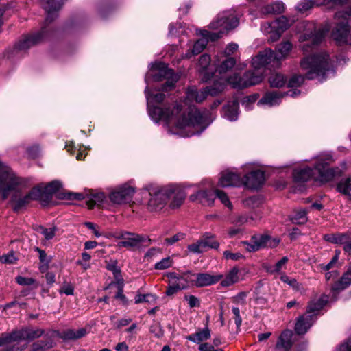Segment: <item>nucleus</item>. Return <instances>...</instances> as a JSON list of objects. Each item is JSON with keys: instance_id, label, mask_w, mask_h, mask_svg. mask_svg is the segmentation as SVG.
Masks as SVG:
<instances>
[{"instance_id": "f257e3e1", "label": "nucleus", "mask_w": 351, "mask_h": 351, "mask_svg": "<svg viewBox=\"0 0 351 351\" xmlns=\"http://www.w3.org/2000/svg\"><path fill=\"white\" fill-rule=\"evenodd\" d=\"M145 93L149 115L156 121L162 120L166 123L175 125L180 129L199 126L204 130L207 127V111L201 112L195 106H189L184 111L182 103H176L172 106L167 104L163 107L152 106V104L162 103L165 95L162 93L154 95L147 87L145 90Z\"/></svg>"}, {"instance_id": "f03ea898", "label": "nucleus", "mask_w": 351, "mask_h": 351, "mask_svg": "<svg viewBox=\"0 0 351 351\" xmlns=\"http://www.w3.org/2000/svg\"><path fill=\"white\" fill-rule=\"evenodd\" d=\"M332 161V157L329 154L318 156L313 169L307 167L294 169L293 173L294 181L303 183L311 179L320 182L332 180L341 173V170L339 167H329Z\"/></svg>"}, {"instance_id": "7ed1b4c3", "label": "nucleus", "mask_w": 351, "mask_h": 351, "mask_svg": "<svg viewBox=\"0 0 351 351\" xmlns=\"http://www.w3.org/2000/svg\"><path fill=\"white\" fill-rule=\"evenodd\" d=\"M300 65L303 70L306 71L305 77L308 80L320 77L322 81L326 78L328 73L334 72L328 54L324 52L304 58Z\"/></svg>"}, {"instance_id": "20e7f679", "label": "nucleus", "mask_w": 351, "mask_h": 351, "mask_svg": "<svg viewBox=\"0 0 351 351\" xmlns=\"http://www.w3.org/2000/svg\"><path fill=\"white\" fill-rule=\"evenodd\" d=\"M20 183V178L0 160V199H8L11 192L16 191Z\"/></svg>"}, {"instance_id": "39448f33", "label": "nucleus", "mask_w": 351, "mask_h": 351, "mask_svg": "<svg viewBox=\"0 0 351 351\" xmlns=\"http://www.w3.org/2000/svg\"><path fill=\"white\" fill-rule=\"evenodd\" d=\"M351 8L348 11H339L335 13V18L339 20L336 27L333 29L332 36L339 45L348 44L350 39Z\"/></svg>"}, {"instance_id": "423d86ee", "label": "nucleus", "mask_w": 351, "mask_h": 351, "mask_svg": "<svg viewBox=\"0 0 351 351\" xmlns=\"http://www.w3.org/2000/svg\"><path fill=\"white\" fill-rule=\"evenodd\" d=\"M302 26L305 28L306 32L300 36V41L304 42L302 45L304 52L308 53L312 51L313 47L318 45L323 40L325 32L322 29H317L313 22H304Z\"/></svg>"}, {"instance_id": "0eeeda50", "label": "nucleus", "mask_w": 351, "mask_h": 351, "mask_svg": "<svg viewBox=\"0 0 351 351\" xmlns=\"http://www.w3.org/2000/svg\"><path fill=\"white\" fill-rule=\"evenodd\" d=\"M239 18L233 10H226L219 13L213 22L210 24V28L217 30L221 29L226 33L239 25Z\"/></svg>"}, {"instance_id": "6e6552de", "label": "nucleus", "mask_w": 351, "mask_h": 351, "mask_svg": "<svg viewBox=\"0 0 351 351\" xmlns=\"http://www.w3.org/2000/svg\"><path fill=\"white\" fill-rule=\"evenodd\" d=\"M279 242V239L267 234H255L252 237L250 241H243L242 244L247 251L251 252L264 247H276Z\"/></svg>"}, {"instance_id": "1a4fd4ad", "label": "nucleus", "mask_w": 351, "mask_h": 351, "mask_svg": "<svg viewBox=\"0 0 351 351\" xmlns=\"http://www.w3.org/2000/svg\"><path fill=\"white\" fill-rule=\"evenodd\" d=\"M289 27V20L285 16H280L272 23L262 25L263 32L269 34L268 41L275 42L279 39L282 32Z\"/></svg>"}, {"instance_id": "9d476101", "label": "nucleus", "mask_w": 351, "mask_h": 351, "mask_svg": "<svg viewBox=\"0 0 351 351\" xmlns=\"http://www.w3.org/2000/svg\"><path fill=\"white\" fill-rule=\"evenodd\" d=\"M278 58L274 51L266 49L253 58L252 65L255 69L264 66L271 69L280 66Z\"/></svg>"}, {"instance_id": "9b49d317", "label": "nucleus", "mask_w": 351, "mask_h": 351, "mask_svg": "<svg viewBox=\"0 0 351 351\" xmlns=\"http://www.w3.org/2000/svg\"><path fill=\"white\" fill-rule=\"evenodd\" d=\"M153 77L155 81L167 80V82L161 87V90L165 92L171 90L178 80V76L173 70L167 68L164 64H160L159 68L154 74Z\"/></svg>"}, {"instance_id": "f8f14e48", "label": "nucleus", "mask_w": 351, "mask_h": 351, "mask_svg": "<svg viewBox=\"0 0 351 351\" xmlns=\"http://www.w3.org/2000/svg\"><path fill=\"white\" fill-rule=\"evenodd\" d=\"M47 29L46 27H43L41 30L34 34L24 36L14 45V49L17 51H25L31 47L40 43L47 36Z\"/></svg>"}, {"instance_id": "ddd939ff", "label": "nucleus", "mask_w": 351, "mask_h": 351, "mask_svg": "<svg viewBox=\"0 0 351 351\" xmlns=\"http://www.w3.org/2000/svg\"><path fill=\"white\" fill-rule=\"evenodd\" d=\"M134 194L133 187L124 185L112 191L110 194V199L114 204H128L132 200Z\"/></svg>"}, {"instance_id": "4468645a", "label": "nucleus", "mask_w": 351, "mask_h": 351, "mask_svg": "<svg viewBox=\"0 0 351 351\" xmlns=\"http://www.w3.org/2000/svg\"><path fill=\"white\" fill-rule=\"evenodd\" d=\"M189 277L191 284L196 286L197 287H203L216 284L222 279L223 275H211L208 273H192V276Z\"/></svg>"}, {"instance_id": "2eb2a0df", "label": "nucleus", "mask_w": 351, "mask_h": 351, "mask_svg": "<svg viewBox=\"0 0 351 351\" xmlns=\"http://www.w3.org/2000/svg\"><path fill=\"white\" fill-rule=\"evenodd\" d=\"M167 193L160 194V197L165 198V195H167V201L171 200L169 206L173 209L179 208L186 197L184 190L177 186H169L167 187Z\"/></svg>"}, {"instance_id": "dca6fc26", "label": "nucleus", "mask_w": 351, "mask_h": 351, "mask_svg": "<svg viewBox=\"0 0 351 351\" xmlns=\"http://www.w3.org/2000/svg\"><path fill=\"white\" fill-rule=\"evenodd\" d=\"M122 241H119L118 245L128 248H132L139 245L140 243L145 242L147 239L139 234H133L129 232H125L119 237ZM150 239H147L149 243Z\"/></svg>"}, {"instance_id": "f3484780", "label": "nucleus", "mask_w": 351, "mask_h": 351, "mask_svg": "<svg viewBox=\"0 0 351 351\" xmlns=\"http://www.w3.org/2000/svg\"><path fill=\"white\" fill-rule=\"evenodd\" d=\"M151 196L148 202V207L152 210H157L162 208L167 203V195L165 198L160 197V194L167 193V188L161 190L151 189L149 191Z\"/></svg>"}, {"instance_id": "a211bd4d", "label": "nucleus", "mask_w": 351, "mask_h": 351, "mask_svg": "<svg viewBox=\"0 0 351 351\" xmlns=\"http://www.w3.org/2000/svg\"><path fill=\"white\" fill-rule=\"evenodd\" d=\"M242 181L243 184L247 188L257 189L263 185L265 181L264 173L260 170L253 171L245 175Z\"/></svg>"}, {"instance_id": "6ab92c4d", "label": "nucleus", "mask_w": 351, "mask_h": 351, "mask_svg": "<svg viewBox=\"0 0 351 351\" xmlns=\"http://www.w3.org/2000/svg\"><path fill=\"white\" fill-rule=\"evenodd\" d=\"M11 334L14 342L21 340H32L44 334V330L40 328H24L20 330H14Z\"/></svg>"}, {"instance_id": "aec40b11", "label": "nucleus", "mask_w": 351, "mask_h": 351, "mask_svg": "<svg viewBox=\"0 0 351 351\" xmlns=\"http://www.w3.org/2000/svg\"><path fill=\"white\" fill-rule=\"evenodd\" d=\"M43 8L47 12L45 21L50 23L57 16L58 12L64 3L63 0H42Z\"/></svg>"}, {"instance_id": "412c9836", "label": "nucleus", "mask_w": 351, "mask_h": 351, "mask_svg": "<svg viewBox=\"0 0 351 351\" xmlns=\"http://www.w3.org/2000/svg\"><path fill=\"white\" fill-rule=\"evenodd\" d=\"M218 184L221 187L239 186L243 184V181L239 175L231 171H225L221 173Z\"/></svg>"}, {"instance_id": "4be33fe9", "label": "nucleus", "mask_w": 351, "mask_h": 351, "mask_svg": "<svg viewBox=\"0 0 351 351\" xmlns=\"http://www.w3.org/2000/svg\"><path fill=\"white\" fill-rule=\"evenodd\" d=\"M186 94V99L184 101L185 106L187 105L188 101H195L196 103H201L209 95L206 88L201 90H199L195 86L189 87L187 88Z\"/></svg>"}, {"instance_id": "5701e85b", "label": "nucleus", "mask_w": 351, "mask_h": 351, "mask_svg": "<svg viewBox=\"0 0 351 351\" xmlns=\"http://www.w3.org/2000/svg\"><path fill=\"white\" fill-rule=\"evenodd\" d=\"M192 202H197L205 206H211L215 199V192L209 191H199L190 196Z\"/></svg>"}, {"instance_id": "b1692460", "label": "nucleus", "mask_w": 351, "mask_h": 351, "mask_svg": "<svg viewBox=\"0 0 351 351\" xmlns=\"http://www.w3.org/2000/svg\"><path fill=\"white\" fill-rule=\"evenodd\" d=\"M314 315L305 314L298 318L295 326V331L298 335H304L315 322Z\"/></svg>"}, {"instance_id": "393cba45", "label": "nucleus", "mask_w": 351, "mask_h": 351, "mask_svg": "<svg viewBox=\"0 0 351 351\" xmlns=\"http://www.w3.org/2000/svg\"><path fill=\"white\" fill-rule=\"evenodd\" d=\"M345 0H302L297 5V10L300 12H304L312 8L313 6H320L330 2L340 4Z\"/></svg>"}, {"instance_id": "a878e982", "label": "nucleus", "mask_w": 351, "mask_h": 351, "mask_svg": "<svg viewBox=\"0 0 351 351\" xmlns=\"http://www.w3.org/2000/svg\"><path fill=\"white\" fill-rule=\"evenodd\" d=\"M287 94L279 90L267 92L258 101V104H266L269 106L278 105L282 98Z\"/></svg>"}, {"instance_id": "bb28decb", "label": "nucleus", "mask_w": 351, "mask_h": 351, "mask_svg": "<svg viewBox=\"0 0 351 351\" xmlns=\"http://www.w3.org/2000/svg\"><path fill=\"white\" fill-rule=\"evenodd\" d=\"M239 101L237 99L229 101L223 108V116L230 121H235L238 117Z\"/></svg>"}, {"instance_id": "cd10ccee", "label": "nucleus", "mask_w": 351, "mask_h": 351, "mask_svg": "<svg viewBox=\"0 0 351 351\" xmlns=\"http://www.w3.org/2000/svg\"><path fill=\"white\" fill-rule=\"evenodd\" d=\"M245 88L259 84L263 80V74L258 70L248 71L243 75Z\"/></svg>"}, {"instance_id": "c85d7f7f", "label": "nucleus", "mask_w": 351, "mask_h": 351, "mask_svg": "<svg viewBox=\"0 0 351 351\" xmlns=\"http://www.w3.org/2000/svg\"><path fill=\"white\" fill-rule=\"evenodd\" d=\"M293 332L290 330H284L278 337L276 348H284L285 351H289L292 346L291 338Z\"/></svg>"}, {"instance_id": "c756f323", "label": "nucleus", "mask_w": 351, "mask_h": 351, "mask_svg": "<svg viewBox=\"0 0 351 351\" xmlns=\"http://www.w3.org/2000/svg\"><path fill=\"white\" fill-rule=\"evenodd\" d=\"M351 285V267L346 271L341 278L332 286L334 291H341Z\"/></svg>"}, {"instance_id": "7c9ffc66", "label": "nucleus", "mask_w": 351, "mask_h": 351, "mask_svg": "<svg viewBox=\"0 0 351 351\" xmlns=\"http://www.w3.org/2000/svg\"><path fill=\"white\" fill-rule=\"evenodd\" d=\"M87 333L85 328H80L77 330L66 329L60 333L59 337L64 340H76L84 337Z\"/></svg>"}, {"instance_id": "2f4dec72", "label": "nucleus", "mask_w": 351, "mask_h": 351, "mask_svg": "<svg viewBox=\"0 0 351 351\" xmlns=\"http://www.w3.org/2000/svg\"><path fill=\"white\" fill-rule=\"evenodd\" d=\"M236 64V59L234 57L222 56L221 60L219 61L217 71L220 73H225L231 70Z\"/></svg>"}, {"instance_id": "473e14b6", "label": "nucleus", "mask_w": 351, "mask_h": 351, "mask_svg": "<svg viewBox=\"0 0 351 351\" xmlns=\"http://www.w3.org/2000/svg\"><path fill=\"white\" fill-rule=\"evenodd\" d=\"M210 338V330L208 327H205L202 330L191 334L186 337V339L192 342L200 343L202 341H206Z\"/></svg>"}, {"instance_id": "72a5a7b5", "label": "nucleus", "mask_w": 351, "mask_h": 351, "mask_svg": "<svg viewBox=\"0 0 351 351\" xmlns=\"http://www.w3.org/2000/svg\"><path fill=\"white\" fill-rule=\"evenodd\" d=\"M292 49V45L290 42H283L277 45L276 48V56L279 58V64H280L281 61L284 60L289 53Z\"/></svg>"}, {"instance_id": "f704fd0d", "label": "nucleus", "mask_w": 351, "mask_h": 351, "mask_svg": "<svg viewBox=\"0 0 351 351\" xmlns=\"http://www.w3.org/2000/svg\"><path fill=\"white\" fill-rule=\"evenodd\" d=\"M62 184L59 181H52L48 183L44 188L43 191L46 199V202H49L51 199L52 195L56 193L61 187Z\"/></svg>"}, {"instance_id": "c9c22d12", "label": "nucleus", "mask_w": 351, "mask_h": 351, "mask_svg": "<svg viewBox=\"0 0 351 351\" xmlns=\"http://www.w3.org/2000/svg\"><path fill=\"white\" fill-rule=\"evenodd\" d=\"M285 6L282 2L276 1L267 5L262 8V12L265 14H279L283 12Z\"/></svg>"}, {"instance_id": "e433bc0d", "label": "nucleus", "mask_w": 351, "mask_h": 351, "mask_svg": "<svg viewBox=\"0 0 351 351\" xmlns=\"http://www.w3.org/2000/svg\"><path fill=\"white\" fill-rule=\"evenodd\" d=\"M201 241L204 249L206 247L218 249L219 247V243L215 240V236L210 232H205L202 235Z\"/></svg>"}, {"instance_id": "4c0bfd02", "label": "nucleus", "mask_w": 351, "mask_h": 351, "mask_svg": "<svg viewBox=\"0 0 351 351\" xmlns=\"http://www.w3.org/2000/svg\"><path fill=\"white\" fill-rule=\"evenodd\" d=\"M307 211L304 208L295 209L292 215L290 216V220L296 224H304L307 221Z\"/></svg>"}, {"instance_id": "58836bf2", "label": "nucleus", "mask_w": 351, "mask_h": 351, "mask_svg": "<svg viewBox=\"0 0 351 351\" xmlns=\"http://www.w3.org/2000/svg\"><path fill=\"white\" fill-rule=\"evenodd\" d=\"M327 300L324 298L311 301L307 306L306 314L315 315V313L319 311L324 306Z\"/></svg>"}, {"instance_id": "ea45409f", "label": "nucleus", "mask_w": 351, "mask_h": 351, "mask_svg": "<svg viewBox=\"0 0 351 351\" xmlns=\"http://www.w3.org/2000/svg\"><path fill=\"white\" fill-rule=\"evenodd\" d=\"M287 82V77L282 73H274L269 77V82L271 87H282Z\"/></svg>"}, {"instance_id": "a19ab883", "label": "nucleus", "mask_w": 351, "mask_h": 351, "mask_svg": "<svg viewBox=\"0 0 351 351\" xmlns=\"http://www.w3.org/2000/svg\"><path fill=\"white\" fill-rule=\"evenodd\" d=\"M32 200L30 199L28 193L23 197L18 198L16 194H14L11 198V202L14 204V210L18 211L19 209L28 205Z\"/></svg>"}, {"instance_id": "79ce46f5", "label": "nucleus", "mask_w": 351, "mask_h": 351, "mask_svg": "<svg viewBox=\"0 0 351 351\" xmlns=\"http://www.w3.org/2000/svg\"><path fill=\"white\" fill-rule=\"evenodd\" d=\"M239 270L237 267H233L226 275V278L221 281L223 287H229L237 282L239 280Z\"/></svg>"}, {"instance_id": "37998d69", "label": "nucleus", "mask_w": 351, "mask_h": 351, "mask_svg": "<svg viewBox=\"0 0 351 351\" xmlns=\"http://www.w3.org/2000/svg\"><path fill=\"white\" fill-rule=\"evenodd\" d=\"M207 40L203 37L202 38L199 39L197 40L193 47L191 50V51L188 52L186 56L187 58H191L192 55H197L200 53L203 49L206 47L207 45Z\"/></svg>"}, {"instance_id": "c03bdc74", "label": "nucleus", "mask_w": 351, "mask_h": 351, "mask_svg": "<svg viewBox=\"0 0 351 351\" xmlns=\"http://www.w3.org/2000/svg\"><path fill=\"white\" fill-rule=\"evenodd\" d=\"M53 347V342L50 338L34 343L32 346V351H45Z\"/></svg>"}, {"instance_id": "a18cd8bd", "label": "nucleus", "mask_w": 351, "mask_h": 351, "mask_svg": "<svg viewBox=\"0 0 351 351\" xmlns=\"http://www.w3.org/2000/svg\"><path fill=\"white\" fill-rule=\"evenodd\" d=\"M346 238L347 234L342 233L327 234L324 236V240L332 243L343 244L346 241Z\"/></svg>"}, {"instance_id": "49530a36", "label": "nucleus", "mask_w": 351, "mask_h": 351, "mask_svg": "<svg viewBox=\"0 0 351 351\" xmlns=\"http://www.w3.org/2000/svg\"><path fill=\"white\" fill-rule=\"evenodd\" d=\"M337 188L339 192L348 195L351 199V178L341 180Z\"/></svg>"}, {"instance_id": "de8ad7c7", "label": "nucleus", "mask_w": 351, "mask_h": 351, "mask_svg": "<svg viewBox=\"0 0 351 351\" xmlns=\"http://www.w3.org/2000/svg\"><path fill=\"white\" fill-rule=\"evenodd\" d=\"M28 195L32 201L40 200L46 202V199L43 191V188L40 186L33 187L28 193Z\"/></svg>"}, {"instance_id": "09e8293b", "label": "nucleus", "mask_w": 351, "mask_h": 351, "mask_svg": "<svg viewBox=\"0 0 351 351\" xmlns=\"http://www.w3.org/2000/svg\"><path fill=\"white\" fill-rule=\"evenodd\" d=\"M227 82L232 85V86L234 88H245V81L243 80V77H241L237 74H234L232 76H230L227 80Z\"/></svg>"}, {"instance_id": "8fccbe9b", "label": "nucleus", "mask_w": 351, "mask_h": 351, "mask_svg": "<svg viewBox=\"0 0 351 351\" xmlns=\"http://www.w3.org/2000/svg\"><path fill=\"white\" fill-rule=\"evenodd\" d=\"M36 230L43 234L46 240H51L54 237L57 229L55 226L46 228L44 226H39Z\"/></svg>"}, {"instance_id": "3c124183", "label": "nucleus", "mask_w": 351, "mask_h": 351, "mask_svg": "<svg viewBox=\"0 0 351 351\" xmlns=\"http://www.w3.org/2000/svg\"><path fill=\"white\" fill-rule=\"evenodd\" d=\"M226 86V84L223 82H215L212 86H207V92L210 95L215 96L221 93Z\"/></svg>"}, {"instance_id": "603ef678", "label": "nucleus", "mask_w": 351, "mask_h": 351, "mask_svg": "<svg viewBox=\"0 0 351 351\" xmlns=\"http://www.w3.org/2000/svg\"><path fill=\"white\" fill-rule=\"evenodd\" d=\"M106 269L110 271H112L114 274L115 278H118L121 276V269L117 266V261L110 259L109 261H106Z\"/></svg>"}, {"instance_id": "864d4df0", "label": "nucleus", "mask_w": 351, "mask_h": 351, "mask_svg": "<svg viewBox=\"0 0 351 351\" xmlns=\"http://www.w3.org/2000/svg\"><path fill=\"white\" fill-rule=\"evenodd\" d=\"M219 30L217 32H210L208 30H204L202 33V35L204 38L207 40V42L210 40L211 41H215L222 37L223 34L226 33L224 31L221 30V29H218Z\"/></svg>"}, {"instance_id": "5fc2aeb1", "label": "nucleus", "mask_w": 351, "mask_h": 351, "mask_svg": "<svg viewBox=\"0 0 351 351\" xmlns=\"http://www.w3.org/2000/svg\"><path fill=\"white\" fill-rule=\"evenodd\" d=\"M192 276V273L191 271H187L183 275L180 276L179 278H177V280L173 281L176 285H183L184 289H186L189 286V283H191L190 277Z\"/></svg>"}, {"instance_id": "6e6d98bb", "label": "nucleus", "mask_w": 351, "mask_h": 351, "mask_svg": "<svg viewBox=\"0 0 351 351\" xmlns=\"http://www.w3.org/2000/svg\"><path fill=\"white\" fill-rule=\"evenodd\" d=\"M156 297L152 294H137L135 296V304L142 302H152L156 300Z\"/></svg>"}, {"instance_id": "4d7b16f0", "label": "nucleus", "mask_w": 351, "mask_h": 351, "mask_svg": "<svg viewBox=\"0 0 351 351\" xmlns=\"http://www.w3.org/2000/svg\"><path fill=\"white\" fill-rule=\"evenodd\" d=\"M173 261L170 257H166L162 258L160 261L157 262L154 268L157 270L166 269L171 266Z\"/></svg>"}, {"instance_id": "13d9d810", "label": "nucleus", "mask_w": 351, "mask_h": 351, "mask_svg": "<svg viewBox=\"0 0 351 351\" xmlns=\"http://www.w3.org/2000/svg\"><path fill=\"white\" fill-rule=\"evenodd\" d=\"M215 197H218L221 202V203L224 204L226 206H227L229 208H232V204L229 200V198L227 196L226 193H225L223 191L217 189L215 191Z\"/></svg>"}, {"instance_id": "bf43d9fd", "label": "nucleus", "mask_w": 351, "mask_h": 351, "mask_svg": "<svg viewBox=\"0 0 351 351\" xmlns=\"http://www.w3.org/2000/svg\"><path fill=\"white\" fill-rule=\"evenodd\" d=\"M304 77L301 75H294L288 81L289 87L300 86L304 82Z\"/></svg>"}, {"instance_id": "052dcab7", "label": "nucleus", "mask_w": 351, "mask_h": 351, "mask_svg": "<svg viewBox=\"0 0 351 351\" xmlns=\"http://www.w3.org/2000/svg\"><path fill=\"white\" fill-rule=\"evenodd\" d=\"M18 260L13 252L0 256V261L2 263L14 264Z\"/></svg>"}, {"instance_id": "680f3d73", "label": "nucleus", "mask_w": 351, "mask_h": 351, "mask_svg": "<svg viewBox=\"0 0 351 351\" xmlns=\"http://www.w3.org/2000/svg\"><path fill=\"white\" fill-rule=\"evenodd\" d=\"M60 199H77L81 200L84 198V195L81 193H62L60 195Z\"/></svg>"}, {"instance_id": "e2e57ef3", "label": "nucleus", "mask_w": 351, "mask_h": 351, "mask_svg": "<svg viewBox=\"0 0 351 351\" xmlns=\"http://www.w3.org/2000/svg\"><path fill=\"white\" fill-rule=\"evenodd\" d=\"M184 289L183 285H178L174 283L173 281L172 282H170L167 291H166V295L168 296H171L176 293L178 291Z\"/></svg>"}, {"instance_id": "0e129e2a", "label": "nucleus", "mask_w": 351, "mask_h": 351, "mask_svg": "<svg viewBox=\"0 0 351 351\" xmlns=\"http://www.w3.org/2000/svg\"><path fill=\"white\" fill-rule=\"evenodd\" d=\"M184 298L188 302L190 308L200 306V300L196 296L185 295Z\"/></svg>"}, {"instance_id": "69168bd1", "label": "nucleus", "mask_w": 351, "mask_h": 351, "mask_svg": "<svg viewBox=\"0 0 351 351\" xmlns=\"http://www.w3.org/2000/svg\"><path fill=\"white\" fill-rule=\"evenodd\" d=\"M14 339L10 333H2L0 336V348H3L4 346L14 343Z\"/></svg>"}, {"instance_id": "338daca9", "label": "nucleus", "mask_w": 351, "mask_h": 351, "mask_svg": "<svg viewBox=\"0 0 351 351\" xmlns=\"http://www.w3.org/2000/svg\"><path fill=\"white\" fill-rule=\"evenodd\" d=\"M188 249L189 251L193 253H201L204 251V247L203 244L202 243L201 239L195 243H192L188 246Z\"/></svg>"}, {"instance_id": "774afa93", "label": "nucleus", "mask_w": 351, "mask_h": 351, "mask_svg": "<svg viewBox=\"0 0 351 351\" xmlns=\"http://www.w3.org/2000/svg\"><path fill=\"white\" fill-rule=\"evenodd\" d=\"M210 57L208 54H203L200 56L199 60V65L203 69L206 70L210 63Z\"/></svg>"}]
</instances>
